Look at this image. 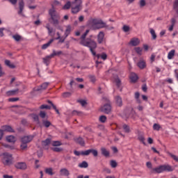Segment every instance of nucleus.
Segmentation results:
<instances>
[{
    "mask_svg": "<svg viewBox=\"0 0 178 178\" xmlns=\"http://www.w3.org/2000/svg\"><path fill=\"white\" fill-rule=\"evenodd\" d=\"M81 155L88 156L90 154H92L94 156H98V151L94 149H90L86 151L81 152Z\"/></svg>",
    "mask_w": 178,
    "mask_h": 178,
    "instance_id": "0eeeda50",
    "label": "nucleus"
},
{
    "mask_svg": "<svg viewBox=\"0 0 178 178\" xmlns=\"http://www.w3.org/2000/svg\"><path fill=\"white\" fill-rule=\"evenodd\" d=\"M146 166L148 169H151L152 170V163L149 161L146 163Z\"/></svg>",
    "mask_w": 178,
    "mask_h": 178,
    "instance_id": "13d9d810",
    "label": "nucleus"
},
{
    "mask_svg": "<svg viewBox=\"0 0 178 178\" xmlns=\"http://www.w3.org/2000/svg\"><path fill=\"white\" fill-rule=\"evenodd\" d=\"M49 15L51 16L50 20H52L53 24L55 26L59 24V20H60V16L56 13L55 8H51L49 11Z\"/></svg>",
    "mask_w": 178,
    "mask_h": 178,
    "instance_id": "39448f33",
    "label": "nucleus"
},
{
    "mask_svg": "<svg viewBox=\"0 0 178 178\" xmlns=\"http://www.w3.org/2000/svg\"><path fill=\"white\" fill-rule=\"evenodd\" d=\"M169 155L170 157L172 158V159H174V161H175V162H177L178 163V156L172 154V153H169Z\"/></svg>",
    "mask_w": 178,
    "mask_h": 178,
    "instance_id": "09e8293b",
    "label": "nucleus"
},
{
    "mask_svg": "<svg viewBox=\"0 0 178 178\" xmlns=\"http://www.w3.org/2000/svg\"><path fill=\"white\" fill-rule=\"evenodd\" d=\"M19 94V89L8 90L6 92V97H13Z\"/></svg>",
    "mask_w": 178,
    "mask_h": 178,
    "instance_id": "9b49d317",
    "label": "nucleus"
},
{
    "mask_svg": "<svg viewBox=\"0 0 178 178\" xmlns=\"http://www.w3.org/2000/svg\"><path fill=\"white\" fill-rule=\"evenodd\" d=\"M104 37H105V33L102 31H100L97 35V42L99 44H102L104 42Z\"/></svg>",
    "mask_w": 178,
    "mask_h": 178,
    "instance_id": "4468645a",
    "label": "nucleus"
},
{
    "mask_svg": "<svg viewBox=\"0 0 178 178\" xmlns=\"http://www.w3.org/2000/svg\"><path fill=\"white\" fill-rule=\"evenodd\" d=\"M40 109H51V106L47 104H42L40 106Z\"/></svg>",
    "mask_w": 178,
    "mask_h": 178,
    "instance_id": "864d4df0",
    "label": "nucleus"
},
{
    "mask_svg": "<svg viewBox=\"0 0 178 178\" xmlns=\"http://www.w3.org/2000/svg\"><path fill=\"white\" fill-rule=\"evenodd\" d=\"M48 104H50V105H51L53 109H54V111H56V113H58V115H59V110H58V108H56V106H55L54 104H52V102H51V100H48L47 101Z\"/></svg>",
    "mask_w": 178,
    "mask_h": 178,
    "instance_id": "e433bc0d",
    "label": "nucleus"
},
{
    "mask_svg": "<svg viewBox=\"0 0 178 178\" xmlns=\"http://www.w3.org/2000/svg\"><path fill=\"white\" fill-rule=\"evenodd\" d=\"M101 152H102V154H103L104 156H106V158H108V156H109V151H108V149H106V148L102 147L101 148Z\"/></svg>",
    "mask_w": 178,
    "mask_h": 178,
    "instance_id": "aec40b11",
    "label": "nucleus"
},
{
    "mask_svg": "<svg viewBox=\"0 0 178 178\" xmlns=\"http://www.w3.org/2000/svg\"><path fill=\"white\" fill-rule=\"evenodd\" d=\"M89 79H90V81H92V83H95V81H97V79L95 78V76H94V75H90Z\"/></svg>",
    "mask_w": 178,
    "mask_h": 178,
    "instance_id": "5fc2aeb1",
    "label": "nucleus"
},
{
    "mask_svg": "<svg viewBox=\"0 0 178 178\" xmlns=\"http://www.w3.org/2000/svg\"><path fill=\"white\" fill-rule=\"evenodd\" d=\"M52 59V56H51V54L49 56H46L44 58H43V63L44 65L48 66L49 65V60Z\"/></svg>",
    "mask_w": 178,
    "mask_h": 178,
    "instance_id": "5701e85b",
    "label": "nucleus"
},
{
    "mask_svg": "<svg viewBox=\"0 0 178 178\" xmlns=\"http://www.w3.org/2000/svg\"><path fill=\"white\" fill-rule=\"evenodd\" d=\"M9 102H16L19 101V97H12L8 99Z\"/></svg>",
    "mask_w": 178,
    "mask_h": 178,
    "instance_id": "6e6d98bb",
    "label": "nucleus"
},
{
    "mask_svg": "<svg viewBox=\"0 0 178 178\" xmlns=\"http://www.w3.org/2000/svg\"><path fill=\"white\" fill-rule=\"evenodd\" d=\"M59 145H62V143L60 141L53 142V146L54 147H59Z\"/></svg>",
    "mask_w": 178,
    "mask_h": 178,
    "instance_id": "4d7b16f0",
    "label": "nucleus"
},
{
    "mask_svg": "<svg viewBox=\"0 0 178 178\" xmlns=\"http://www.w3.org/2000/svg\"><path fill=\"white\" fill-rule=\"evenodd\" d=\"M91 26L95 30H99V29H106V30H113V26H109L106 25V23L104 22L100 19H92L91 20Z\"/></svg>",
    "mask_w": 178,
    "mask_h": 178,
    "instance_id": "f03ea898",
    "label": "nucleus"
},
{
    "mask_svg": "<svg viewBox=\"0 0 178 178\" xmlns=\"http://www.w3.org/2000/svg\"><path fill=\"white\" fill-rule=\"evenodd\" d=\"M42 143L43 145H49V144H51V139L47 138L45 140H43Z\"/></svg>",
    "mask_w": 178,
    "mask_h": 178,
    "instance_id": "a18cd8bd",
    "label": "nucleus"
},
{
    "mask_svg": "<svg viewBox=\"0 0 178 178\" xmlns=\"http://www.w3.org/2000/svg\"><path fill=\"white\" fill-rule=\"evenodd\" d=\"M176 24V18L171 19V25L175 26Z\"/></svg>",
    "mask_w": 178,
    "mask_h": 178,
    "instance_id": "774afa93",
    "label": "nucleus"
},
{
    "mask_svg": "<svg viewBox=\"0 0 178 178\" xmlns=\"http://www.w3.org/2000/svg\"><path fill=\"white\" fill-rule=\"evenodd\" d=\"M102 101L106 103H104V104L100 107V112H103V113L109 115V113L112 112V106H111L109 99L108 97H104L102 98Z\"/></svg>",
    "mask_w": 178,
    "mask_h": 178,
    "instance_id": "20e7f679",
    "label": "nucleus"
},
{
    "mask_svg": "<svg viewBox=\"0 0 178 178\" xmlns=\"http://www.w3.org/2000/svg\"><path fill=\"white\" fill-rule=\"evenodd\" d=\"M72 8V2L67 1L63 6V9H70Z\"/></svg>",
    "mask_w": 178,
    "mask_h": 178,
    "instance_id": "58836bf2",
    "label": "nucleus"
},
{
    "mask_svg": "<svg viewBox=\"0 0 178 178\" xmlns=\"http://www.w3.org/2000/svg\"><path fill=\"white\" fill-rule=\"evenodd\" d=\"M46 29H47L49 34H51L52 31H54V29L52 28H50L48 25L46 26Z\"/></svg>",
    "mask_w": 178,
    "mask_h": 178,
    "instance_id": "0e129e2a",
    "label": "nucleus"
},
{
    "mask_svg": "<svg viewBox=\"0 0 178 178\" xmlns=\"http://www.w3.org/2000/svg\"><path fill=\"white\" fill-rule=\"evenodd\" d=\"M115 102L118 106H122V97H120V96L115 97Z\"/></svg>",
    "mask_w": 178,
    "mask_h": 178,
    "instance_id": "a878e982",
    "label": "nucleus"
},
{
    "mask_svg": "<svg viewBox=\"0 0 178 178\" xmlns=\"http://www.w3.org/2000/svg\"><path fill=\"white\" fill-rule=\"evenodd\" d=\"M13 38L17 41V42H19V41H20L22 40V36H20L19 35H13Z\"/></svg>",
    "mask_w": 178,
    "mask_h": 178,
    "instance_id": "a19ab883",
    "label": "nucleus"
},
{
    "mask_svg": "<svg viewBox=\"0 0 178 178\" xmlns=\"http://www.w3.org/2000/svg\"><path fill=\"white\" fill-rule=\"evenodd\" d=\"M135 51L138 54V55H143V49H141L140 47H136Z\"/></svg>",
    "mask_w": 178,
    "mask_h": 178,
    "instance_id": "c03bdc74",
    "label": "nucleus"
},
{
    "mask_svg": "<svg viewBox=\"0 0 178 178\" xmlns=\"http://www.w3.org/2000/svg\"><path fill=\"white\" fill-rule=\"evenodd\" d=\"M33 120H35V122H39V120H40V118H38V115H33Z\"/></svg>",
    "mask_w": 178,
    "mask_h": 178,
    "instance_id": "e2e57ef3",
    "label": "nucleus"
},
{
    "mask_svg": "<svg viewBox=\"0 0 178 178\" xmlns=\"http://www.w3.org/2000/svg\"><path fill=\"white\" fill-rule=\"evenodd\" d=\"M72 31V26L70 25L67 26V29L65 32V38L69 36V34H70V32Z\"/></svg>",
    "mask_w": 178,
    "mask_h": 178,
    "instance_id": "2f4dec72",
    "label": "nucleus"
},
{
    "mask_svg": "<svg viewBox=\"0 0 178 178\" xmlns=\"http://www.w3.org/2000/svg\"><path fill=\"white\" fill-rule=\"evenodd\" d=\"M99 120L101 122V123H105V122H106V116L101 115L99 118Z\"/></svg>",
    "mask_w": 178,
    "mask_h": 178,
    "instance_id": "37998d69",
    "label": "nucleus"
},
{
    "mask_svg": "<svg viewBox=\"0 0 178 178\" xmlns=\"http://www.w3.org/2000/svg\"><path fill=\"white\" fill-rule=\"evenodd\" d=\"M88 33H90V29H87L86 32L81 36L80 38V44L81 45H83V47H87L90 49V51L91 54L93 55V56H97V53L94 49L97 48V42L95 40L91 39V38H87V35H88Z\"/></svg>",
    "mask_w": 178,
    "mask_h": 178,
    "instance_id": "f257e3e1",
    "label": "nucleus"
},
{
    "mask_svg": "<svg viewBox=\"0 0 178 178\" xmlns=\"http://www.w3.org/2000/svg\"><path fill=\"white\" fill-rule=\"evenodd\" d=\"M75 141L77 143V144H79V145L83 146L85 144L84 140L81 137L76 138Z\"/></svg>",
    "mask_w": 178,
    "mask_h": 178,
    "instance_id": "cd10ccee",
    "label": "nucleus"
},
{
    "mask_svg": "<svg viewBox=\"0 0 178 178\" xmlns=\"http://www.w3.org/2000/svg\"><path fill=\"white\" fill-rule=\"evenodd\" d=\"M117 87L119 88L120 87L122 82L120 81V79L117 76L114 80Z\"/></svg>",
    "mask_w": 178,
    "mask_h": 178,
    "instance_id": "ea45409f",
    "label": "nucleus"
},
{
    "mask_svg": "<svg viewBox=\"0 0 178 178\" xmlns=\"http://www.w3.org/2000/svg\"><path fill=\"white\" fill-rule=\"evenodd\" d=\"M19 10L18 11V15H22V13H23V10L24 9V1H23V0H21L19 2Z\"/></svg>",
    "mask_w": 178,
    "mask_h": 178,
    "instance_id": "f3484780",
    "label": "nucleus"
},
{
    "mask_svg": "<svg viewBox=\"0 0 178 178\" xmlns=\"http://www.w3.org/2000/svg\"><path fill=\"white\" fill-rule=\"evenodd\" d=\"M42 124H43V126H44V127L48 128V127H49V126H51V124H52L51 123V122H49V121L47 120H42Z\"/></svg>",
    "mask_w": 178,
    "mask_h": 178,
    "instance_id": "473e14b6",
    "label": "nucleus"
},
{
    "mask_svg": "<svg viewBox=\"0 0 178 178\" xmlns=\"http://www.w3.org/2000/svg\"><path fill=\"white\" fill-rule=\"evenodd\" d=\"M20 148L21 149H22V151H24V149L27 148V143H22L20 145Z\"/></svg>",
    "mask_w": 178,
    "mask_h": 178,
    "instance_id": "603ef678",
    "label": "nucleus"
},
{
    "mask_svg": "<svg viewBox=\"0 0 178 178\" xmlns=\"http://www.w3.org/2000/svg\"><path fill=\"white\" fill-rule=\"evenodd\" d=\"M60 176H65L67 177L69 176V175H70V173L69 172L68 170L66 168H62L60 170Z\"/></svg>",
    "mask_w": 178,
    "mask_h": 178,
    "instance_id": "a211bd4d",
    "label": "nucleus"
},
{
    "mask_svg": "<svg viewBox=\"0 0 178 178\" xmlns=\"http://www.w3.org/2000/svg\"><path fill=\"white\" fill-rule=\"evenodd\" d=\"M83 9V0H74L72 1L71 13L77 15Z\"/></svg>",
    "mask_w": 178,
    "mask_h": 178,
    "instance_id": "7ed1b4c3",
    "label": "nucleus"
},
{
    "mask_svg": "<svg viewBox=\"0 0 178 178\" xmlns=\"http://www.w3.org/2000/svg\"><path fill=\"white\" fill-rule=\"evenodd\" d=\"M137 66H138V67L140 69H144L147 65L145 64V60H143V59H140L138 64H137Z\"/></svg>",
    "mask_w": 178,
    "mask_h": 178,
    "instance_id": "6ab92c4d",
    "label": "nucleus"
},
{
    "mask_svg": "<svg viewBox=\"0 0 178 178\" xmlns=\"http://www.w3.org/2000/svg\"><path fill=\"white\" fill-rule=\"evenodd\" d=\"M52 150L54 151V152H60V151H62V148H60V147H53Z\"/></svg>",
    "mask_w": 178,
    "mask_h": 178,
    "instance_id": "bf43d9fd",
    "label": "nucleus"
},
{
    "mask_svg": "<svg viewBox=\"0 0 178 178\" xmlns=\"http://www.w3.org/2000/svg\"><path fill=\"white\" fill-rule=\"evenodd\" d=\"M5 65H6V66H8V67H10L11 69H15V65L11 64L10 60H5Z\"/></svg>",
    "mask_w": 178,
    "mask_h": 178,
    "instance_id": "c9c22d12",
    "label": "nucleus"
},
{
    "mask_svg": "<svg viewBox=\"0 0 178 178\" xmlns=\"http://www.w3.org/2000/svg\"><path fill=\"white\" fill-rule=\"evenodd\" d=\"M4 147L6 148H9V149H15V146H13V145H8V144H5Z\"/></svg>",
    "mask_w": 178,
    "mask_h": 178,
    "instance_id": "052dcab7",
    "label": "nucleus"
},
{
    "mask_svg": "<svg viewBox=\"0 0 178 178\" xmlns=\"http://www.w3.org/2000/svg\"><path fill=\"white\" fill-rule=\"evenodd\" d=\"M8 2L12 5H16V3H17V0H8Z\"/></svg>",
    "mask_w": 178,
    "mask_h": 178,
    "instance_id": "69168bd1",
    "label": "nucleus"
},
{
    "mask_svg": "<svg viewBox=\"0 0 178 178\" xmlns=\"http://www.w3.org/2000/svg\"><path fill=\"white\" fill-rule=\"evenodd\" d=\"M129 79H130L131 83H136L137 81V80H138V76L137 75V74H136L134 72H131L130 74Z\"/></svg>",
    "mask_w": 178,
    "mask_h": 178,
    "instance_id": "dca6fc26",
    "label": "nucleus"
},
{
    "mask_svg": "<svg viewBox=\"0 0 178 178\" xmlns=\"http://www.w3.org/2000/svg\"><path fill=\"white\" fill-rule=\"evenodd\" d=\"M163 168L162 167V165H159L156 168H152V170H151V173H163Z\"/></svg>",
    "mask_w": 178,
    "mask_h": 178,
    "instance_id": "2eb2a0df",
    "label": "nucleus"
},
{
    "mask_svg": "<svg viewBox=\"0 0 178 178\" xmlns=\"http://www.w3.org/2000/svg\"><path fill=\"white\" fill-rule=\"evenodd\" d=\"M60 55H63V51H56L55 50H53V53L50 54L51 58H54V56H59Z\"/></svg>",
    "mask_w": 178,
    "mask_h": 178,
    "instance_id": "b1692460",
    "label": "nucleus"
},
{
    "mask_svg": "<svg viewBox=\"0 0 178 178\" xmlns=\"http://www.w3.org/2000/svg\"><path fill=\"white\" fill-rule=\"evenodd\" d=\"M15 166L17 169H20L21 170H26L27 169V164L24 162H18Z\"/></svg>",
    "mask_w": 178,
    "mask_h": 178,
    "instance_id": "1a4fd4ad",
    "label": "nucleus"
},
{
    "mask_svg": "<svg viewBox=\"0 0 178 178\" xmlns=\"http://www.w3.org/2000/svg\"><path fill=\"white\" fill-rule=\"evenodd\" d=\"M140 44V39L137 38H133L129 42V45L132 47H137Z\"/></svg>",
    "mask_w": 178,
    "mask_h": 178,
    "instance_id": "f8f14e48",
    "label": "nucleus"
},
{
    "mask_svg": "<svg viewBox=\"0 0 178 178\" xmlns=\"http://www.w3.org/2000/svg\"><path fill=\"white\" fill-rule=\"evenodd\" d=\"M145 5H146L145 0H140V7L143 8V6H145Z\"/></svg>",
    "mask_w": 178,
    "mask_h": 178,
    "instance_id": "680f3d73",
    "label": "nucleus"
},
{
    "mask_svg": "<svg viewBox=\"0 0 178 178\" xmlns=\"http://www.w3.org/2000/svg\"><path fill=\"white\" fill-rule=\"evenodd\" d=\"M176 51L175 49H172L171 51H169L168 54V59H173V56H175Z\"/></svg>",
    "mask_w": 178,
    "mask_h": 178,
    "instance_id": "bb28decb",
    "label": "nucleus"
},
{
    "mask_svg": "<svg viewBox=\"0 0 178 178\" xmlns=\"http://www.w3.org/2000/svg\"><path fill=\"white\" fill-rule=\"evenodd\" d=\"M4 131H9L10 133H13V129L10 126L6 125L3 127Z\"/></svg>",
    "mask_w": 178,
    "mask_h": 178,
    "instance_id": "c85d7f7f",
    "label": "nucleus"
},
{
    "mask_svg": "<svg viewBox=\"0 0 178 178\" xmlns=\"http://www.w3.org/2000/svg\"><path fill=\"white\" fill-rule=\"evenodd\" d=\"M166 34V31L165 30H162L160 32V37H163V35H165Z\"/></svg>",
    "mask_w": 178,
    "mask_h": 178,
    "instance_id": "338daca9",
    "label": "nucleus"
},
{
    "mask_svg": "<svg viewBox=\"0 0 178 178\" xmlns=\"http://www.w3.org/2000/svg\"><path fill=\"white\" fill-rule=\"evenodd\" d=\"M163 168V172H173L175 170V168L172 167L170 165H161Z\"/></svg>",
    "mask_w": 178,
    "mask_h": 178,
    "instance_id": "ddd939ff",
    "label": "nucleus"
},
{
    "mask_svg": "<svg viewBox=\"0 0 178 178\" xmlns=\"http://www.w3.org/2000/svg\"><path fill=\"white\" fill-rule=\"evenodd\" d=\"M48 86H49V83L48 82L43 83L40 86L34 88L33 91H41V90H47V88L48 87Z\"/></svg>",
    "mask_w": 178,
    "mask_h": 178,
    "instance_id": "9d476101",
    "label": "nucleus"
},
{
    "mask_svg": "<svg viewBox=\"0 0 178 178\" xmlns=\"http://www.w3.org/2000/svg\"><path fill=\"white\" fill-rule=\"evenodd\" d=\"M79 167L81 168H88V163H87L86 161H83L82 163L79 164Z\"/></svg>",
    "mask_w": 178,
    "mask_h": 178,
    "instance_id": "f704fd0d",
    "label": "nucleus"
},
{
    "mask_svg": "<svg viewBox=\"0 0 178 178\" xmlns=\"http://www.w3.org/2000/svg\"><path fill=\"white\" fill-rule=\"evenodd\" d=\"M3 165H12L13 162V156H12L11 154L6 152L3 153Z\"/></svg>",
    "mask_w": 178,
    "mask_h": 178,
    "instance_id": "423d86ee",
    "label": "nucleus"
},
{
    "mask_svg": "<svg viewBox=\"0 0 178 178\" xmlns=\"http://www.w3.org/2000/svg\"><path fill=\"white\" fill-rule=\"evenodd\" d=\"M77 102L81 104L82 106H86V105H87V102H86V100L80 99V100H77Z\"/></svg>",
    "mask_w": 178,
    "mask_h": 178,
    "instance_id": "3c124183",
    "label": "nucleus"
},
{
    "mask_svg": "<svg viewBox=\"0 0 178 178\" xmlns=\"http://www.w3.org/2000/svg\"><path fill=\"white\" fill-rule=\"evenodd\" d=\"M97 59H99V58H101L103 59V60H106L108 56L106 55V54L102 53V54H97Z\"/></svg>",
    "mask_w": 178,
    "mask_h": 178,
    "instance_id": "c756f323",
    "label": "nucleus"
},
{
    "mask_svg": "<svg viewBox=\"0 0 178 178\" xmlns=\"http://www.w3.org/2000/svg\"><path fill=\"white\" fill-rule=\"evenodd\" d=\"M122 30L123 31H124V33H128V31H130V27L127 25H124L122 27Z\"/></svg>",
    "mask_w": 178,
    "mask_h": 178,
    "instance_id": "de8ad7c7",
    "label": "nucleus"
},
{
    "mask_svg": "<svg viewBox=\"0 0 178 178\" xmlns=\"http://www.w3.org/2000/svg\"><path fill=\"white\" fill-rule=\"evenodd\" d=\"M39 116H40L42 119H45V117L47 116V113H45V111H41L40 112Z\"/></svg>",
    "mask_w": 178,
    "mask_h": 178,
    "instance_id": "8fccbe9b",
    "label": "nucleus"
},
{
    "mask_svg": "<svg viewBox=\"0 0 178 178\" xmlns=\"http://www.w3.org/2000/svg\"><path fill=\"white\" fill-rule=\"evenodd\" d=\"M110 165L111 168H116V166H118V163H116L115 160H111L110 161Z\"/></svg>",
    "mask_w": 178,
    "mask_h": 178,
    "instance_id": "49530a36",
    "label": "nucleus"
},
{
    "mask_svg": "<svg viewBox=\"0 0 178 178\" xmlns=\"http://www.w3.org/2000/svg\"><path fill=\"white\" fill-rule=\"evenodd\" d=\"M54 42V39H51L47 43L42 44V49H47L49 47L51 46V44Z\"/></svg>",
    "mask_w": 178,
    "mask_h": 178,
    "instance_id": "393cba45",
    "label": "nucleus"
},
{
    "mask_svg": "<svg viewBox=\"0 0 178 178\" xmlns=\"http://www.w3.org/2000/svg\"><path fill=\"white\" fill-rule=\"evenodd\" d=\"M153 129L156 130V131H159V130H161V125H159V124H154L153 125Z\"/></svg>",
    "mask_w": 178,
    "mask_h": 178,
    "instance_id": "79ce46f5",
    "label": "nucleus"
},
{
    "mask_svg": "<svg viewBox=\"0 0 178 178\" xmlns=\"http://www.w3.org/2000/svg\"><path fill=\"white\" fill-rule=\"evenodd\" d=\"M122 129L125 133H130V127L127 124H124Z\"/></svg>",
    "mask_w": 178,
    "mask_h": 178,
    "instance_id": "4c0bfd02",
    "label": "nucleus"
},
{
    "mask_svg": "<svg viewBox=\"0 0 178 178\" xmlns=\"http://www.w3.org/2000/svg\"><path fill=\"white\" fill-rule=\"evenodd\" d=\"M149 33L152 35V40H156V33H155V30L153 29H150Z\"/></svg>",
    "mask_w": 178,
    "mask_h": 178,
    "instance_id": "7c9ffc66",
    "label": "nucleus"
},
{
    "mask_svg": "<svg viewBox=\"0 0 178 178\" xmlns=\"http://www.w3.org/2000/svg\"><path fill=\"white\" fill-rule=\"evenodd\" d=\"M44 172L45 173H47V175H49V176H54V175H55V172H54V169H52V168H45Z\"/></svg>",
    "mask_w": 178,
    "mask_h": 178,
    "instance_id": "412c9836",
    "label": "nucleus"
},
{
    "mask_svg": "<svg viewBox=\"0 0 178 178\" xmlns=\"http://www.w3.org/2000/svg\"><path fill=\"white\" fill-rule=\"evenodd\" d=\"M138 139L140 143H143V144L145 145V138H144V135L143 134H139L138 136Z\"/></svg>",
    "mask_w": 178,
    "mask_h": 178,
    "instance_id": "72a5a7b5",
    "label": "nucleus"
},
{
    "mask_svg": "<svg viewBox=\"0 0 178 178\" xmlns=\"http://www.w3.org/2000/svg\"><path fill=\"white\" fill-rule=\"evenodd\" d=\"M6 140H7L8 143H13V144H15V143H16V137H15L13 136H7Z\"/></svg>",
    "mask_w": 178,
    "mask_h": 178,
    "instance_id": "4be33fe9",
    "label": "nucleus"
},
{
    "mask_svg": "<svg viewBox=\"0 0 178 178\" xmlns=\"http://www.w3.org/2000/svg\"><path fill=\"white\" fill-rule=\"evenodd\" d=\"M33 138H34L33 136H24L21 138V143L29 144V143H31V141H33Z\"/></svg>",
    "mask_w": 178,
    "mask_h": 178,
    "instance_id": "6e6552de",
    "label": "nucleus"
}]
</instances>
